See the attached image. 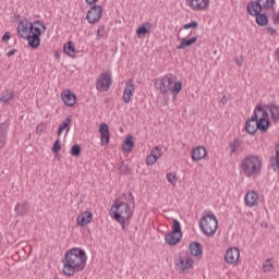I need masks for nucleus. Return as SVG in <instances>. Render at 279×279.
<instances>
[{
  "mask_svg": "<svg viewBox=\"0 0 279 279\" xmlns=\"http://www.w3.org/2000/svg\"><path fill=\"white\" fill-rule=\"evenodd\" d=\"M151 32V23H146L136 29V36L137 38H143L145 34H149Z\"/></svg>",
  "mask_w": 279,
  "mask_h": 279,
  "instance_id": "nucleus-28",
  "label": "nucleus"
},
{
  "mask_svg": "<svg viewBox=\"0 0 279 279\" xmlns=\"http://www.w3.org/2000/svg\"><path fill=\"white\" fill-rule=\"evenodd\" d=\"M134 196L132 193L124 195V199H116L110 208L109 215L114 221L125 228V223L134 217Z\"/></svg>",
  "mask_w": 279,
  "mask_h": 279,
  "instance_id": "nucleus-3",
  "label": "nucleus"
},
{
  "mask_svg": "<svg viewBox=\"0 0 279 279\" xmlns=\"http://www.w3.org/2000/svg\"><path fill=\"white\" fill-rule=\"evenodd\" d=\"M197 43V36L193 37H183L180 44L177 46V49H189V47H193Z\"/></svg>",
  "mask_w": 279,
  "mask_h": 279,
  "instance_id": "nucleus-25",
  "label": "nucleus"
},
{
  "mask_svg": "<svg viewBox=\"0 0 279 279\" xmlns=\"http://www.w3.org/2000/svg\"><path fill=\"white\" fill-rule=\"evenodd\" d=\"M241 257V251L239 247H229L225 253V262L227 265H239V258Z\"/></svg>",
  "mask_w": 279,
  "mask_h": 279,
  "instance_id": "nucleus-12",
  "label": "nucleus"
},
{
  "mask_svg": "<svg viewBox=\"0 0 279 279\" xmlns=\"http://www.w3.org/2000/svg\"><path fill=\"white\" fill-rule=\"evenodd\" d=\"M112 86V72L107 71L100 73L98 78L96 80V89L99 93H108L110 87Z\"/></svg>",
  "mask_w": 279,
  "mask_h": 279,
  "instance_id": "nucleus-9",
  "label": "nucleus"
},
{
  "mask_svg": "<svg viewBox=\"0 0 279 279\" xmlns=\"http://www.w3.org/2000/svg\"><path fill=\"white\" fill-rule=\"evenodd\" d=\"M166 179L168 180L169 184H172V186H177L178 184V175L173 172H168L166 174Z\"/></svg>",
  "mask_w": 279,
  "mask_h": 279,
  "instance_id": "nucleus-35",
  "label": "nucleus"
},
{
  "mask_svg": "<svg viewBox=\"0 0 279 279\" xmlns=\"http://www.w3.org/2000/svg\"><path fill=\"white\" fill-rule=\"evenodd\" d=\"M71 121H72V117L69 116L65 118V120L59 125L58 128V136H61L62 133L64 132V130H66V132H69L71 130V128L69 125H71Z\"/></svg>",
  "mask_w": 279,
  "mask_h": 279,
  "instance_id": "nucleus-29",
  "label": "nucleus"
},
{
  "mask_svg": "<svg viewBox=\"0 0 279 279\" xmlns=\"http://www.w3.org/2000/svg\"><path fill=\"white\" fill-rule=\"evenodd\" d=\"M14 210L17 217H23L29 213V204L27 202L17 203Z\"/></svg>",
  "mask_w": 279,
  "mask_h": 279,
  "instance_id": "nucleus-26",
  "label": "nucleus"
},
{
  "mask_svg": "<svg viewBox=\"0 0 279 279\" xmlns=\"http://www.w3.org/2000/svg\"><path fill=\"white\" fill-rule=\"evenodd\" d=\"M88 5H93V3H97V0H85Z\"/></svg>",
  "mask_w": 279,
  "mask_h": 279,
  "instance_id": "nucleus-45",
  "label": "nucleus"
},
{
  "mask_svg": "<svg viewBox=\"0 0 279 279\" xmlns=\"http://www.w3.org/2000/svg\"><path fill=\"white\" fill-rule=\"evenodd\" d=\"M247 12L251 14V16H255V21L260 27L268 25L269 17H267V14L262 13L263 10H260V5H258V3H248Z\"/></svg>",
  "mask_w": 279,
  "mask_h": 279,
  "instance_id": "nucleus-8",
  "label": "nucleus"
},
{
  "mask_svg": "<svg viewBox=\"0 0 279 279\" xmlns=\"http://www.w3.org/2000/svg\"><path fill=\"white\" fill-rule=\"evenodd\" d=\"M37 134H45L47 132V124L45 123H39L36 128Z\"/></svg>",
  "mask_w": 279,
  "mask_h": 279,
  "instance_id": "nucleus-39",
  "label": "nucleus"
},
{
  "mask_svg": "<svg viewBox=\"0 0 279 279\" xmlns=\"http://www.w3.org/2000/svg\"><path fill=\"white\" fill-rule=\"evenodd\" d=\"M61 99L63 104L69 107H73V105L77 102V97H75V94L69 89H65L61 93Z\"/></svg>",
  "mask_w": 279,
  "mask_h": 279,
  "instance_id": "nucleus-20",
  "label": "nucleus"
},
{
  "mask_svg": "<svg viewBox=\"0 0 279 279\" xmlns=\"http://www.w3.org/2000/svg\"><path fill=\"white\" fill-rule=\"evenodd\" d=\"M220 102L223 104V105L228 104V97L222 96Z\"/></svg>",
  "mask_w": 279,
  "mask_h": 279,
  "instance_id": "nucleus-44",
  "label": "nucleus"
},
{
  "mask_svg": "<svg viewBox=\"0 0 279 279\" xmlns=\"http://www.w3.org/2000/svg\"><path fill=\"white\" fill-rule=\"evenodd\" d=\"M12 99H14V93L12 90H7L0 96V104H3V106H5V104H10Z\"/></svg>",
  "mask_w": 279,
  "mask_h": 279,
  "instance_id": "nucleus-31",
  "label": "nucleus"
},
{
  "mask_svg": "<svg viewBox=\"0 0 279 279\" xmlns=\"http://www.w3.org/2000/svg\"><path fill=\"white\" fill-rule=\"evenodd\" d=\"M101 16H104V8L101 5L94 4L86 14V21L90 25H95V23H99L101 21Z\"/></svg>",
  "mask_w": 279,
  "mask_h": 279,
  "instance_id": "nucleus-11",
  "label": "nucleus"
},
{
  "mask_svg": "<svg viewBox=\"0 0 279 279\" xmlns=\"http://www.w3.org/2000/svg\"><path fill=\"white\" fill-rule=\"evenodd\" d=\"M241 140L239 138H234L230 144H229V149H230V154L234 155L236 154V151H239L241 149Z\"/></svg>",
  "mask_w": 279,
  "mask_h": 279,
  "instance_id": "nucleus-32",
  "label": "nucleus"
},
{
  "mask_svg": "<svg viewBox=\"0 0 279 279\" xmlns=\"http://www.w3.org/2000/svg\"><path fill=\"white\" fill-rule=\"evenodd\" d=\"M94 215L89 210L82 211L76 217V223L77 226H81V228H84V226H88V223L93 222Z\"/></svg>",
  "mask_w": 279,
  "mask_h": 279,
  "instance_id": "nucleus-18",
  "label": "nucleus"
},
{
  "mask_svg": "<svg viewBox=\"0 0 279 279\" xmlns=\"http://www.w3.org/2000/svg\"><path fill=\"white\" fill-rule=\"evenodd\" d=\"M8 128H10L8 122L0 123V149L5 147V132L8 131Z\"/></svg>",
  "mask_w": 279,
  "mask_h": 279,
  "instance_id": "nucleus-27",
  "label": "nucleus"
},
{
  "mask_svg": "<svg viewBox=\"0 0 279 279\" xmlns=\"http://www.w3.org/2000/svg\"><path fill=\"white\" fill-rule=\"evenodd\" d=\"M219 222L215 214L205 215L199 220V228L205 236H215Z\"/></svg>",
  "mask_w": 279,
  "mask_h": 279,
  "instance_id": "nucleus-7",
  "label": "nucleus"
},
{
  "mask_svg": "<svg viewBox=\"0 0 279 279\" xmlns=\"http://www.w3.org/2000/svg\"><path fill=\"white\" fill-rule=\"evenodd\" d=\"M236 64H238L239 66H241V62H240V61H236Z\"/></svg>",
  "mask_w": 279,
  "mask_h": 279,
  "instance_id": "nucleus-47",
  "label": "nucleus"
},
{
  "mask_svg": "<svg viewBox=\"0 0 279 279\" xmlns=\"http://www.w3.org/2000/svg\"><path fill=\"white\" fill-rule=\"evenodd\" d=\"M160 158H162V148L159 146H155L150 150V154L146 157V165H148V167H151V165H156V162H158Z\"/></svg>",
  "mask_w": 279,
  "mask_h": 279,
  "instance_id": "nucleus-15",
  "label": "nucleus"
},
{
  "mask_svg": "<svg viewBox=\"0 0 279 279\" xmlns=\"http://www.w3.org/2000/svg\"><path fill=\"white\" fill-rule=\"evenodd\" d=\"M47 32V25L40 21L29 22L28 20H21L17 24V36L27 40L31 49H38L40 47V36Z\"/></svg>",
  "mask_w": 279,
  "mask_h": 279,
  "instance_id": "nucleus-1",
  "label": "nucleus"
},
{
  "mask_svg": "<svg viewBox=\"0 0 279 279\" xmlns=\"http://www.w3.org/2000/svg\"><path fill=\"white\" fill-rule=\"evenodd\" d=\"M14 53H15V50L13 49V50H10V51L7 53V56H8V58H10L11 56H14Z\"/></svg>",
  "mask_w": 279,
  "mask_h": 279,
  "instance_id": "nucleus-46",
  "label": "nucleus"
},
{
  "mask_svg": "<svg viewBox=\"0 0 279 279\" xmlns=\"http://www.w3.org/2000/svg\"><path fill=\"white\" fill-rule=\"evenodd\" d=\"M80 151H82V148H80V145L75 144L71 148V156H80Z\"/></svg>",
  "mask_w": 279,
  "mask_h": 279,
  "instance_id": "nucleus-40",
  "label": "nucleus"
},
{
  "mask_svg": "<svg viewBox=\"0 0 279 279\" xmlns=\"http://www.w3.org/2000/svg\"><path fill=\"white\" fill-rule=\"evenodd\" d=\"M269 117L274 123H278L279 121V105L269 104L266 106Z\"/></svg>",
  "mask_w": 279,
  "mask_h": 279,
  "instance_id": "nucleus-24",
  "label": "nucleus"
},
{
  "mask_svg": "<svg viewBox=\"0 0 279 279\" xmlns=\"http://www.w3.org/2000/svg\"><path fill=\"white\" fill-rule=\"evenodd\" d=\"M88 262V256L86 251L82 247H72L65 251L63 256V267L62 272L69 278L75 276L80 271L86 269V263Z\"/></svg>",
  "mask_w": 279,
  "mask_h": 279,
  "instance_id": "nucleus-2",
  "label": "nucleus"
},
{
  "mask_svg": "<svg viewBox=\"0 0 279 279\" xmlns=\"http://www.w3.org/2000/svg\"><path fill=\"white\" fill-rule=\"evenodd\" d=\"M250 3H257L260 8V10H265V12H270L274 13L276 12V0H257L255 2H250Z\"/></svg>",
  "mask_w": 279,
  "mask_h": 279,
  "instance_id": "nucleus-19",
  "label": "nucleus"
},
{
  "mask_svg": "<svg viewBox=\"0 0 279 279\" xmlns=\"http://www.w3.org/2000/svg\"><path fill=\"white\" fill-rule=\"evenodd\" d=\"M62 149V145L60 144V140H56L54 144L52 145L51 151L52 154H58V151Z\"/></svg>",
  "mask_w": 279,
  "mask_h": 279,
  "instance_id": "nucleus-38",
  "label": "nucleus"
},
{
  "mask_svg": "<svg viewBox=\"0 0 279 279\" xmlns=\"http://www.w3.org/2000/svg\"><path fill=\"white\" fill-rule=\"evenodd\" d=\"M98 132L100 134V145L101 147L110 144V129L108 124L101 123L98 128Z\"/></svg>",
  "mask_w": 279,
  "mask_h": 279,
  "instance_id": "nucleus-16",
  "label": "nucleus"
},
{
  "mask_svg": "<svg viewBox=\"0 0 279 279\" xmlns=\"http://www.w3.org/2000/svg\"><path fill=\"white\" fill-rule=\"evenodd\" d=\"M189 252L191 256H194L195 258H199L204 255V248L199 242H191L189 244Z\"/></svg>",
  "mask_w": 279,
  "mask_h": 279,
  "instance_id": "nucleus-22",
  "label": "nucleus"
},
{
  "mask_svg": "<svg viewBox=\"0 0 279 279\" xmlns=\"http://www.w3.org/2000/svg\"><path fill=\"white\" fill-rule=\"evenodd\" d=\"M271 125L269 121V112L265 107L258 105L255 107L253 117L245 122L244 130L247 134H256V132H267Z\"/></svg>",
  "mask_w": 279,
  "mask_h": 279,
  "instance_id": "nucleus-4",
  "label": "nucleus"
},
{
  "mask_svg": "<svg viewBox=\"0 0 279 279\" xmlns=\"http://www.w3.org/2000/svg\"><path fill=\"white\" fill-rule=\"evenodd\" d=\"M182 240V233H175L171 231L170 233L165 235L166 245H178Z\"/></svg>",
  "mask_w": 279,
  "mask_h": 279,
  "instance_id": "nucleus-23",
  "label": "nucleus"
},
{
  "mask_svg": "<svg viewBox=\"0 0 279 279\" xmlns=\"http://www.w3.org/2000/svg\"><path fill=\"white\" fill-rule=\"evenodd\" d=\"M172 232L177 234H182V230L180 229V221H178L177 219L172 220Z\"/></svg>",
  "mask_w": 279,
  "mask_h": 279,
  "instance_id": "nucleus-36",
  "label": "nucleus"
},
{
  "mask_svg": "<svg viewBox=\"0 0 279 279\" xmlns=\"http://www.w3.org/2000/svg\"><path fill=\"white\" fill-rule=\"evenodd\" d=\"M198 23L197 22H195V21H192V22H190V23H187V24H184L183 25V29H191V28H195V27H198Z\"/></svg>",
  "mask_w": 279,
  "mask_h": 279,
  "instance_id": "nucleus-41",
  "label": "nucleus"
},
{
  "mask_svg": "<svg viewBox=\"0 0 279 279\" xmlns=\"http://www.w3.org/2000/svg\"><path fill=\"white\" fill-rule=\"evenodd\" d=\"M267 32L270 36H277L278 35V32L276 31V28L274 27H268L267 28Z\"/></svg>",
  "mask_w": 279,
  "mask_h": 279,
  "instance_id": "nucleus-42",
  "label": "nucleus"
},
{
  "mask_svg": "<svg viewBox=\"0 0 279 279\" xmlns=\"http://www.w3.org/2000/svg\"><path fill=\"white\" fill-rule=\"evenodd\" d=\"M191 158L194 162H199L206 158V148L204 146H196L192 149Z\"/></svg>",
  "mask_w": 279,
  "mask_h": 279,
  "instance_id": "nucleus-21",
  "label": "nucleus"
},
{
  "mask_svg": "<svg viewBox=\"0 0 279 279\" xmlns=\"http://www.w3.org/2000/svg\"><path fill=\"white\" fill-rule=\"evenodd\" d=\"M239 169L240 175H243V178L256 180L263 173V157L248 155L241 160Z\"/></svg>",
  "mask_w": 279,
  "mask_h": 279,
  "instance_id": "nucleus-5",
  "label": "nucleus"
},
{
  "mask_svg": "<svg viewBox=\"0 0 279 279\" xmlns=\"http://www.w3.org/2000/svg\"><path fill=\"white\" fill-rule=\"evenodd\" d=\"M244 204L247 208H255L258 206V193L256 191H248L244 196Z\"/></svg>",
  "mask_w": 279,
  "mask_h": 279,
  "instance_id": "nucleus-17",
  "label": "nucleus"
},
{
  "mask_svg": "<svg viewBox=\"0 0 279 279\" xmlns=\"http://www.w3.org/2000/svg\"><path fill=\"white\" fill-rule=\"evenodd\" d=\"M11 37L12 35L10 34V32L4 33L2 36L3 43H8V40H10Z\"/></svg>",
  "mask_w": 279,
  "mask_h": 279,
  "instance_id": "nucleus-43",
  "label": "nucleus"
},
{
  "mask_svg": "<svg viewBox=\"0 0 279 279\" xmlns=\"http://www.w3.org/2000/svg\"><path fill=\"white\" fill-rule=\"evenodd\" d=\"M155 86L163 97H167L169 93L175 97L180 94V90H182V83L178 81V77L173 74L160 76L155 81Z\"/></svg>",
  "mask_w": 279,
  "mask_h": 279,
  "instance_id": "nucleus-6",
  "label": "nucleus"
},
{
  "mask_svg": "<svg viewBox=\"0 0 279 279\" xmlns=\"http://www.w3.org/2000/svg\"><path fill=\"white\" fill-rule=\"evenodd\" d=\"M263 271L265 274H269L270 271H274V263H271V259L268 258L263 264Z\"/></svg>",
  "mask_w": 279,
  "mask_h": 279,
  "instance_id": "nucleus-34",
  "label": "nucleus"
},
{
  "mask_svg": "<svg viewBox=\"0 0 279 279\" xmlns=\"http://www.w3.org/2000/svg\"><path fill=\"white\" fill-rule=\"evenodd\" d=\"M63 51L70 58H75V46H73V41H68L64 44Z\"/></svg>",
  "mask_w": 279,
  "mask_h": 279,
  "instance_id": "nucleus-30",
  "label": "nucleus"
},
{
  "mask_svg": "<svg viewBox=\"0 0 279 279\" xmlns=\"http://www.w3.org/2000/svg\"><path fill=\"white\" fill-rule=\"evenodd\" d=\"M106 36V26H99L97 29V40H101Z\"/></svg>",
  "mask_w": 279,
  "mask_h": 279,
  "instance_id": "nucleus-37",
  "label": "nucleus"
},
{
  "mask_svg": "<svg viewBox=\"0 0 279 279\" xmlns=\"http://www.w3.org/2000/svg\"><path fill=\"white\" fill-rule=\"evenodd\" d=\"M136 90V85L134 84V80H129L125 83V87L122 94V101L124 104H130L132 101V97H134V93Z\"/></svg>",
  "mask_w": 279,
  "mask_h": 279,
  "instance_id": "nucleus-14",
  "label": "nucleus"
},
{
  "mask_svg": "<svg viewBox=\"0 0 279 279\" xmlns=\"http://www.w3.org/2000/svg\"><path fill=\"white\" fill-rule=\"evenodd\" d=\"M132 147H134V137L126 136L122 145V151H132Z\"/></svg>",
  "mask_w": 279,
  "mask_h": 279,
  "instance_id": "nucleus-33",
  "label": "nucleus"
},
{
  "mask_svg": "<svg viewBox=\"0 0 279 279\" xmlns=\"http://www.w3.org/2000/svg\"><path fill=\"white\" fill-rule=\"evenodd\" d=\"M195 267V260L191 255L180 256L179 260L175 263V269L179 274H186Z\"/></svg>",
  "mask_w": 279,
  "mask_h": 279,
  "instance_id": "nucleus-10",
  "label": "nucleus"
},
{
  "mask_svg": "<svg viewBox=\"0 0 279 279\" xmlns=\"http://www.w3.org/2000/svg\"><path fill=\"white\" fill-rule=\"evenodd\" d=\"M186 3L194 12H206L210 8V0H186Z\"/></svg>",
  "mask_w": 279,
  "mask_h": 279,
  "instance_id": "nucleus-13",
  "label": "nucleus"
}]
</instances>
